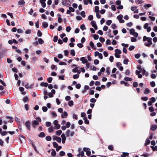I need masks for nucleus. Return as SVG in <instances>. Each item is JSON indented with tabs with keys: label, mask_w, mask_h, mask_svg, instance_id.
Returning a JSON list of instances; mask_svg holds the SVG:
<instances>
[{
	"label": "nucleus",
	"mask_w": 157,
	"mask_h": 157,
	"mask_svg": "<svg viewBox=\"0 0 157 157\" xmlns=\"http://www.w3.org/2000/svg\"><path fill=\"white\" fill-rule=\"evenodd\" d=\"M36 120L34 121L32 123V126L34 128H35L36 125L39 124V122L41 121V119L39 117H36Z\"/></svg>",
	"instance_id": "nucleus-1"
},
{
	"label": "nucleus",
	"mask_w": 157,
	"mask_h": 157,
	"mask_svg": "<svg viewBox=\"0 0 157 157\" xmlns=\"http://www.w3.org/2000/svg\"><path fill=\"white\" fill-rule=\"evenodd\" d=\"M75 134V132L73 131H71L69 130H67L66 132V134L67 137H72Z\"/></svg>",
	"instance_id": "nucleus-2"
},
{
	"label": "nucleus",
	"mask_w": 157,
	"mask_h": 157,
	"mask_svg": "<svg viewBox=\"0 0 157 157\" xmlns=\"http://www.w3.org/2000/svg\"><path fill=\"white\" fill-rule=\"evenodd\" d=\"M115 56L117 58H120V54L121 53V51L120 49H116L115 50Z\"/></svg>",
	"instance_id": "nucleus-3"
},
{
	"label": "nucleus",
	"mask_w": 157,
	"mask_h": 157,
	"mask_svg": "<svg viewBox=\"0 0 157 157\" xmlns=\"http://www.w3.org/2000/svg\"><path fill=\"white\" fill-rule=\"evenodd\" d=\"M152 38H150L148 39L147 42L144 43V45L147 47H149L152 44Z\"/></svg>",
	"instance_id": "nucleus-4"
},
{
	"label": "nucleus",
	"mask_w": 157,
	"mask_h": 157,
	"mask_svg": "<svg viewBox=\"0 0 157 157\" xmlns=\"http://www.w3.org/2000/svg\"><path fill=\"white\" fill-rule=\"evenodd\" d=\"M83 150L86 152V154L87 156H89L90 155V149L89 148H83Z\"/></svg>",
	"instance_id": "nucleus-5"
},
{
	"label": "nucleus",
	"mask_w": 157,
	"mask_h": 157,
	"mask_svg": "<svg viewBox=\"0 0 157 157\" xmlns=\"http://www.w3.org/2000/svg\"><path fill=\"white\" fill-rule=\"evenodd\" d=\"M117 19L119 20V21L121 23H123L124 22V21L122 19L123 16L121 14H120L117 16Z\"/></svg>",
	"instance_id": "nucleus-6"
},
{
	"label": "nucleus",
	"mask_w": 157,
	"mask_h": 157,
	"mask_svg": "<svg viewBox=\"0 0 157 157\" xmlns=\"http://www.w3.org/2000/svg\"><path fill=\"white\" fill-rule=\"evenodd\" d=\"M62 3L64 6L68 7L70 6V2L69 0H65L63 1Z\"/></svg>",
	"instance_id": "nucleus-7"
},
{
	"label": "nucleus",
	"mask_w": 157,
	"mask_h": 157,
	"mask_svg": "<svg viewBox=\"0 0 157 157\" xmlns=\"http://www.w3.org/2000/svg\"><path fill=\"white\" fill-rule=\"evenodd\" d=\"M61 136L62 138L61 140L62 141V143L64 144L66 139L65 134L64 133H63L61 134Z\"/></svg>",
	"instance_id": "nucleus-8"
},
{
	"label": "nucleus",
	"mask_w": 157,
	"mask_h": 157,
	"mask_svg": "<svg viewBox=\"0 0 157 157\" xmlns=\"http://www.w3.org/2000/svg\"><path fill=\"white\" fill-rule=\"evenodd\" d=\"M69 10H67V14H70L71 12H74L75 11V9L71 7H69Z\"/></svg>",
	"instance_id": "nucleus-9"
},
{
	"label": "nucleus",
	"mask_w": 157,
	"mask_h": 157,
	"mask_svg": "<svg viewBox=\"0 0 157 157\" xmlns=\"http://www.w3.org/2000/svg\"><path fill=\"white\" fill-rule=\"evenodd\" d=\"M68 113L66 111H64L61 115V117L62 118H66L67 116Z\"/></svg>",
	"instance_id": "nucleus-10"
},
{
	"label": "nucleus",
	"mask_w": 157,
	"mask_h": 157,
	"mask_svg": "<svg viewBox=\"0 0 157 157\" xmlns=\"http://www.w3.org/2000/svg\"><path fill=\"white\" fill-rule=\"evenodd\" d=\"M84 4L85 5H87L89 3L90 4H92V0H83Z\"/></svg>",
	"instance_id": "nucleus-11"
},
{
	"label": "nucleus",
	"mask_w": 157,
	"mask_h": 157,
	"mask_svg": "<svg viewBox=\"0 0 157 157\" xmlns=\"http://www.w3.org/2000/svg\"><path fill=\"white\" fill-rule=\"evenodd\" d=\"M25 125L27 127L29 130L30 129V122L29 121H26L25 123Z\"/></svg>",
	"instance_id": "nucleus-12"
},
{
	"label": "nucleus",
	"mask_w": 157,
	"mask_h": 157,
	"mask_svg": "<svg viewBox=\"0 0 157 157\" xmlns=\"http://www.w3.org/2000/svg\"><path fill=\"white\" fill-rule=\"evenodd\" d=\"M80 60L82 61L83 64L86 63L87 62V59H85L84 57H82L80 58Z\"/></svg>",
	"instance_id": "nucleus-13"
},
{
	"label": "nucleus",
	"mask_w": 157,
	"mask_h": 157,
	"mask_svg": "<svg viewBox=\"0 0 157 157\" xmlns=\"http://www.w3.org/2000/svg\"><path fill=\"white\" fill-rule=\"evenodd\" d=\"M33 84H32L31 85H29V84L28 83H27L26 85H25V87L27 89H31L33 88Z\"/></svg>",
	"instance_id": "nucleus-14"
},
{
	"label": "nucleus",
	"mask_w": 157,
	"mask_h": 157,
	"mask_svg": "<svg viewBox=\"0 0 157 157\" xmlns=\"http://www.w3.org/2000/svg\"><path fill=\"white\" fill-rule=\"evenodd\" d=\"M157 128V125L155 124H153L151 126L150 129L151 130L155 131Z\"/></svg>",
	"instance_id": "nucleus-15"
},
{
	"label": "nucleus",
	"mask_w": 157,
	"mask_h": 157,
	"mask_svg": "<svg viewBox=\"0 0 157 157\" xmlns=\"http://www.w3.org/2000/svg\"><path fill=\"white\" fill-rule=\"evenodd\" d=\"M25 3V2L24 0H20L18 2V4L20 6H23Z\"/></svg>",
	"instance_id": "nucleus-16"
},
{
	"label": "nucleus",
	"mask_w": 157,
	"mask_h": 157,
	"mask_svg": "<svg viewBox=\"0 0 157 157\" xmlns=\"http://www.w3.org/2000/svg\"><path fill=\"white\" fill-rule=\"evenodd\" d=\"M12 48L13 49H16V51L18 53H21V51L18 49H17V48L14 46H13L12 47Z\"/></svg>",
	"instance_id": "nucleus-17"
},
{
	"label": "nucleus",
	"mask_w": 157,
	"mask_h": 157,
	"mask_svg": "<svg viewBox=\"0 0 157 157\" xmlns=\"http://www.w3.org/2000/svg\"><path fill=\"white\" fill-rule=\"evenodd\" d=\"M34 150L36 152L39 153L41 152V148H34Z\"/></svg>",
	"instance_id": "nucleus-18"
},
{
	"label": "nucleus",
	"mask_w": 157,
	"mask_h": 157,
	"mask_svg": "<svg viewBox=\"0 0 157 157\" xmlns=\"http://www.w3.org/2000/svg\"><path fill=\"white\" fill-rule=\"evenodd\" d=\"M29 100V97L28 96H25L23 98V101L24 102H26Z\"/></svg>",
	"instance_id": "nucleus-19"
},
{
	"label": "nucleus",
	"mask_w": 157,
	"mask_h": 157,
	"mask_svg": "<svg viewBox=\"0 0 157 157\" xmlns=\"http://www.w3.org/2000/svg\"><path fill=\"white\" fill-rule=\"evenodd\" d=\"M84 151H81L79 154H78L77 156L78 157H83L84 155Z\"/></svg>",
	"instance_id": "nucleus-20"
},
{
	"label": "nucleus",
	"mask_w": 157,
	"mask_h": 157,
	"mask_svg": "<svg viewBox=\"0 0 157 157\" xmlns=\"http://www.w3.org/2000/svg\"><path fill=\"white\" fill-rule=\"evenodd\" d=\"M40 85L41 86L47 87L48 86V84L47 82H42L40 83Z\"/></svg>",
	"instance_id": "nucleus-21"
},
{
	"label": "nucleus",
	"mask_w": 157,
	"mask_h": 157,
	"mask_svg": "<svg viewBox=\"0 0 157 157\" xmlns=\"http://www.w3.org/2000/svg\"><path fill=\"white\" fill-rule=\"evenodd\" d=\"M48 25V24L46 22H44L42 24V27L44 28H47Z\"/></svg>",
	"instance_id": "nucleus-22"
},
{
	"label": "nucleus",
	"mask_w": 157,
	"mask_h": 157,
	"mask_svg": "<svg viewBox=\"0 0 157 157\" xmlns=\"http://www.w3.org/2000/svg\"><path fill=\"white\" fill-rule=\"evenodd\" d=\"M38 136L41 138H43L45 136V135L44 132H40L38 135Z\"/></svg>",
	"instance_id": "nucleus-23"
},
{
	"label": "nucleus",
	"mask_w": 157,
	"mask_h": 157,
	"mask_svg": "<svg viewBox=\"0 0 157 157\" xmlns=\"http://www.w3.org/2000/svg\"><path fill=\"white\" fill-rule=\"evenodd\" d=\"M135 2L137 4H139L143 3L144 1L142 0H136Z\"/></svg>",
	"instance_id": "nucleus-24"
},
{
	"label": "nucleus",
	"mask_w": 157,
	"mask_h": 157,
	"mask_svg": "<svg viewBox=\"0 0 157 157\" xmlns=\"http://www.w3.org/2000/svg\"><path fill=\"white\" fill-rule=\"evenodd\" d=\"M144 93L145 94H147L150 93L149 90L148 88H146L144 91Z\"/></svg>",
	"instance_id": "nucleus-25"
},
{
	"label": "nucleus",
	"mask_w": 157,
	"mask_h": 157,
	"mask_svg": "<svg viewBox=\"0 0 157 157\" xmlns=\"http://www.w3.org/2000/svg\"><path fill=\"white\" fill-rule=\"evenodd\" d=\"M58 16L59 17L58 20V22L59 23H61L62 21V19L61 17V15L59 14L58 15Z\"/></svg>",
	"instance_id": "nucleus-26"
},
{
	"label": "nucleus",
	"mask_w": 157,
	"mask_h": 157,
	"mask_svg": "<svg viewBox=\"0 0 157 157\" xmlns=\"http://www.w3.org/2000/svg\"><path fill=\"white\" fill-rule=\"evenodd\" d=\"M54 131V128L52 127H50L48 129V132L49 133H51Z\"/></svg>",
	"instance_id": "nucleus-27"
},
{
	"label": "nucleus",
	"mask_w": 157,
	"mask_h": 157,
	"mask_svg": "<svg viewBox=\"0 0 157 157\" xmlns=\"http://www.w3.org/2000/svg\"><path fill=\"white\" fill-rule=\"evenodd\" d=\"M62 133V131L60 130H59L57 131L56 132V134L58 136L60 135Z\"/></svg>",
	"instance_id": "nucleus-28"
},
{
	"label": "nucleus",
	"mask_w": 157,
	"mask_h": 157,
	"mask_svg": "<svg viewBox=\"0 0 157 157\" xmlns=\"http://www.w3.org/2000/svg\"><path fill=\"white\" fill-rule=\"evenodd\" d=\"M19 139L21 142L24 141L25 140V137L23 136H21L19 137Z\"/></svg>",
	"instance_id": "nucleus-29"
},
{
	"label": "nucleus",
	"mask_w": 157,
	"mask_h": 157,
	"mask_svg": "<svg viewBox=\"0 0 157 157\" xmlns=\"http://www.w3.org/2000/svg\"><path fill=\"white\" fill-rule=\"evenodd\" d=\"M95 12L96 13H99V7L98 6H96L95 7Z\"/></svg>",
	"instance_id": "nucleus-30"
},
{
	"label": "nucleus",
	"mask_w": 157,
	"mask_h": 157,
	"mask_svg": "<svg viewBox=\"0 0 157 157\" xmlns=\"http://www.w3.org/2000/svg\"><path fill=\"white\" fill-rule=\"evenodd\" d=\"M83 120H85L84 122L86 124H89V121L88 120H87V118L86 117H84L83 118Z\"/></svg>",
	"instance_id": "nucleus-31"
},
{
	"label": "nucleus",
	"mask_w": 157,
	"mask_h": 157,
	"mask_svg": "<svg viewBox=\"0 0 157 157\" xmlns=\"http://www.w3.org/2000/svg\"><path fill=\"white\" fill-rule=\"evenodd\" d=\"M90 45L91 47L92 48L94 49H96V48L94 47V44L92 41H90Z\"/></svg>",
	"instance_id": "nucleus-32"
},
{
	"label": "nucleus",
	"mask_w": 157,
	"mask_h": 157,
	"mask_svg": "<svg viewBox=\"0 0 157 157\" xmlns=\"http://www.w3.org/2000/svg\"><path fill=\"white\" fill-rule=\"evenodd\" d=\"M91 25H92L93 27H94L97 25L96 22L94 21H91Z\"/></svg>",
	"instance_id": "nucleus-33"
},
{
	"label": "nucleus",
	"mask_w": 157,
	"mask_h": 157,
	"mask_svg": "<svg viewBox=\"0 0 157 157\" xmlns=\"http://www.w3.org/2000/svg\"><path fill=\"white\" fill-rule=\"evenodd\" d=\"M120 83L121 84H124L126 86H129V84L127 82H126L124 81H121Z\"/></svg>",
	"instance_id": "nucleus-34"
},
{
	"label": "nucleus",
	"mask_w": 157,
	"mask_h": 157,
	"mask_svg": "<svg viewBox=\"0 0 157 157\" xmlns=\"http://www.w3.org/2000/svg\"><path fill=\"white\" fill-rule=\"evenodd\" d=\"M68 105L70 106H72L74 105V102L72 101H70L68 102Z\"/></svg>",
	"instance_id": "nucleus-35"
},
{
	"label": "nucleus",
	"mask_w": 157,
	"mask_h": 157,
	"mask_svg": "<svg viewBox=\"0 0 157 157\" xmlns=\"http://www.w3.org/2000/svg\"><path fill=\"white\" fill-rule=\"evenodd\" d=\"M56 140L58 143H61L62 141L61 138L59 137H56Z\"/></svg>",
	"instance_id": "nucleus-36"
},
{
	"label": "nucleus",
	"mask_w": 157,
	"mask_h": 157,
	"mask_svg": "<svg viewBox=\"0 0 157 157\" xmlns=\"http://www.w3.org/2000/svg\"><path fill=\"white\" fill-rule=\"evenodd\" d=\"M124 80L126 81H131L132 79V78L127 77H125L124 78Z\"/></svg>",
	"instance_id": "nucleus-37"
},
{
	"label": "nucleus",
	"mask_w": 157,
	"mask_h": 157,
	"mask_svg": "<svg viewBox=\"0 0 157 157\" xmlns=\"http://www.w3.org/2000/svg\"><path fill=\"white\" fill-rule=\"evenodd\" d=\"M38 43L39 44H42L44 43V41L41 38H39L38 40Z\"/></svg>",
	"instance_id": "nucleus-38"
},
{
	"label": "nucleus",
	"mask_w": 157,
	"mask_h": 157,
	"mask_svg": "<svg viewBox=\"0 0 157 157\" xmlns=\"http://www.w3.org/2000/svg\"><path fill=\"white\" fill-rule=\"evenodd\" d=\"M80 29L82 31L86 29V27L85 26V25L84 24H82L80 26Z\"/></svg>",
	"instance_id": "nucleus-39"
},
{
	"label": "nucleus",
	"mask_w": 157,
	"mask_h": 157,
	"mask_svg": "<svg viewBox=\"0 0 157 157\" xmlns=\"http://www.w3.org/2000/svg\"><path fill=\"white\" fill-rule=\"evenodd\" d=\"M70 54L73 56H74L75 55V52L74 49H72L71 51Z\"/></svg>",
	"instance_id": "nucleus-40"
},
{
	"label": "nucleus",
	"mask_w": 157,
	"mask_h": 157,
	"mask_svg": "<svg viewBox=\"0 0 157 157\" xmlns=\"http://www.w3.org/2000/svg\"><path fill=\"white\" fill-rule=\"evenodd\" d=\"M60 128V125L59 124H57L55 126V128L56 129H58Z\"/></svg>",
	"instance_id": "nucleus-41"
},
{
	"label": "nucleus",
	"mask_w": 157,
	"mask_h": 157,
	"mask_svg": "<svg viewBox=\"0 0 157 157\" xmlns=\"http://www.w3.org/2000/svg\"><path fill=\"white\" fill-rule=\"evenodd\" d=\"M128 155V153L126 152H123L122 155H121V157H126V156Z\"/></svg>",
	"instance_id": "nucleus-42"
},
{
	"label": "nucleus",
	"mask_w": 157,
	"mask_h": 157,
	"mask_svg": "<svg viewBox=\"0 0 157 157\" xmlns=\"http://www.w3.org/2000/svg\"><path fill=\"white\" fill-rule=\"evenodd\" d=\"M52 151L51 153L52 155L53 156H55L56 155V152L54 150H52Z\"/></svg>",
	"instance_id": "nucleus-43"
},
{
	"label": "nucleus",
	"mask_w": 157,
	"mask_h": 157,
	"mask_svg": "<svg viewBox=\"0 0 157 157\" xmlns=\"http://www.w3.org/2000/svg\"><path fill=\"white\" fill-rule=\"evenodd\" d=\"M151 6V5L150 4H146L144 5V7L146 8H147L150 7Z\"/></svg>",
	"instance_id": "nucleus-44"
},
{
	"label": "nucleus",
	"mask_w": 157,
	"mask_h": 157,
	"mask_svg": "<svg viewBox=\"0 0 157 157\" xmlns=\"http://www.w3.org/2000/svg\"><path fill=\"white\" fill-rule=\"evenodd\" d=\"M42 33L41 32V31L39 30H38L37 33V35L38 36L40 37L42 36Z\"/></svg>",
	"instance_id": "nucleus-45"
},
{
	"label": "nucleus",
	"mask_w": 157,
	"mask_h": 157,
	"mask_svg": "<svg viewBox=\"0 0 157 157\" xmlns=\"http://www.w3.org/2000/svg\"><path fill=\"white\" fill-rule=\"evenodd\" d=\"M51 114L52 116V117H56L57 116V114L54 112H52Z\"/></svg>",
	"instance_id": "nucleus-46"
},
{
	"label": "nucleus",
	"mask_w": 157,
	"mask_h": 157,
	"mask_svg": "<svg viewBox=\"0 0 157 157\" xmlns=\"http://www.w3.org/2000/svg\"><path fill=\"white\" fill-rule=\"evenodd\" d=\"M45 139L47 141H50L51 140L52 138L50 136H47L46 137Z\"/></svg>",
	"instance_id": "nucleus-47"
},
{
	"label": "nucleus",
	"mask_w": 157,
	"mask_h": 157,
	"mask_svg": "<svg viewBox=\"0 0 157 157\" xmlns=\"http://www.w3.org/2000/svg\"><path fill=\"white\" fill-rule=\"evenodd\" d=\"M151 37H147L146 36H144L143 37V40L144 41H147L148 40V38H150Z\"/></svg>",
	"instance_id": "nucleus-48"
},
{
	"label": "nucleus",
	"mask_w": 157,
	"mask_h": 157,
	"mask_svg": "<svg viewBox=\"0 0 157 157\" xmlns=\"http://www.w3.org/2000/svg\"><path fill=\"white\" fill-rule=\"evenodd\" d=\"M112 21L111 20H108L106 22V25H110L111 24Z\"/></svg>",
	"instance_id": "nucleus-49"
},
{
	"label": "nucleus",
	"mask_w": 157,
	"mask_h": 157,
	"mask_svg": "<svg viewBox=\"0 0 157 157\" xmlns=\"http://www.w3.org/2000/svg\"><path fill=\"white\" fill-rule=\"evenodd\" d=\"M80 14L83 17H86L85 12L84 11H82L80 13Z\"/></svg>",
	"instance_id": "nucleus-50"
},
{
	"label": "nucleus",
	"mask_w": 157,
	"mask_h": 157,
	"mask_svg": "<svg viewBox=\"0 0 157 157\" xmlns=\"http://www.w3.org/2000/svg\"><path fill=\"white\" fill-rule=\"evenodd\" d=\"M131 40L132 42H135L137 41V39L136 38L134 37H131Z\"/></svg>",
	"instance_id": "nucleus-51"
},
{
	"label": "nucleus",
	"mask_w": 157,
	"mask_h": 157,
	"mask_svg": "<svg viewBox=\"0 0 157 157\" xmlns=\"http://www.w3.org/2000/svg\"><path fill=\"white\" fill-rule=\"evenodd\" d=\"M71 29V28L70 26H67L66 28V30L67 32H69Z\"/></svg>",
	"instance_id": "nucleus-52"
},
{
	"label": "nucleus",
	"mask_w": 157,
	"mask_h": 157,
	"mask_svg": "<svg viewBox=\"0 0 157 157\" xmlns=\"http://www.w3.org/2000/svg\"><path fill=\"white\" fill-rule=\"evenodd\" d=\"M59 64L60 65H66L67 63L64 62H59Z\"/></svg>",
	"instance_id": "nucleus-53"
},
{
	"label": "nucleus",
	"mask_w": 157,
	"mask_h": 157,
	"mask_svg": "<svg viewBox=\"0 0 157 157\" xmlns=\"http://www.w3.org/2000/svg\"><path fill=\"white\" fill-rule=\"evenodd\" d=\"M135 48V47L134 46L131 45L128 48V50L129 51H132L134 50Z\"/></svg>",
	"instance_id": "nucleus-54"
},
{
	"label": "nucleus",
	"mask_w": 157,
	"mask_h": 157,
	"mask_svg": "<svg viewBox=\"0 0 157 157\" xmlns=\"http://www.w3.org/2000/svg\"><path fill=\"white\" fill-rule=\"evenodd\" d=\"M106 45H110L111 43V40L109 39H107L106 41Z\"/></svg>",
	"instance_id": "nucleus-55"
},
{
	"label": "nucleus",
	"mask_w": 157,
	"mask_h": 157,
	"mask_svg": "<svg viewBox=\"0 0 157 157\" xmlns=\"http://www.w3.org/2000/svg\"><path fill=\"white\" fill-rule=\"evenodd\" d=\"M43 111L44 112H46L47 111L48 109L46 106H43L42 108Z\"/></svg>",
	"instance_id": "nucleus-56"
},
{
	"label": "nucleus",
	"mask_w": 157,
	"mask_h": 157,
	"mask_svg": "<svg viewBox=\"0 0 157 157\" xmlns=\"http://www.w3.org/2000/svg\"><path fill=\"white\" fill-rule=\"evenodd\" d=\"M79 77V75L78 74H75L73 76V78L74 79L78 78Z\"/></svg>",
	"instance_id": "nucleus-57"
},
{
	"label": "nucleus",
	"mask_w": 157,
	"mask_h": 157,
	"mask_svg": "<svg viewBox=\"0 0 157 157\" xmlns=\"http://www.w3.org/2000/svg\"><path fill=\"white\" fill-rule=\"evenodd\" d=\"M71 125V124L70 122H67L66 124V126L67 128H69L70 127V126Z\"/></svg>",
	"instance_id": "nucleus-58"
},
{
	"label": "nucleus",
	"mask_w": 157,
	"mask_h": 157,
	"mask_svg": "<svg viewBox=\"0 0 157 157\" xmlns=\"http://www.w3.org/2000/svg\"><path fill=\"white\" fill-rule=\"evenodd\" d=\"M78 67H75L72 70V71L73 72H76L78 70Z\"/></svg>",
	"instance_id": "nucleus-59"
},
{
	"label": "nucleus",
	"mask_w": 157,
	"mask_h": 157,
	"mask_svg": "<svg viewBox=\"0 0 157 157\" xmlns=\"http://www.w3.org/2000/svg\"><path fill=\"white\" fill-rule=\"evenodd\" d=\"M135 32L134 29H130L129 31L131 35H132Z\"/></svg>",
	"instance_id": "nucleus-60"
},
{
	"label": "nucleus",
	"mask_w": 157,
	"mask_h": 157,
	"mask_svg": "<svg viewBox=\"0 0 157 157\" xmlns=\"http://www.w3.org/2000/svg\"><path fill=\"white\" fill-rule=\"evenodd\" d=\"M137 8V7L136 6H132L131 7V10L132 11H134Z\"/></svg>",
	"instance_id": "nucleus-61"
},
{
	"label": "nucleus",
	"mask_w": 157,
	"mask_h": 157,
	"mask_svg": "<svg viewBox=\"0 0 157 157\" xmlns=\"http://www.w3.org/2000/svg\"><path fill=\"white\" fill-rule=\"evenodd\" d=\"M52 80V77H49L47 79V81L49 83H51Z\"/></svg>",
	"instance_id": "nucleus-62"
},
{
	"label": "nucleus",
	"mask_w": 157,
	"mask_h": 157,
	"mask_svg": "<svg viewBox=\"0 0 157 157\" xmlns=\"http://www.w3.org/2000/svg\"><path fill=\"white\" fill-rule=\"evenodd\" d=\"M96 100L94 98H92L90 99V101L92 103H95L96 102Z\"/></svg>",
	"instance_id": "nucleus-63"
},
{
	"label": "nucleus",
	"mask_w": 157,
	"mask_h": 157,
	"mask_svg": "<svg viewBox=\"0 0 157 157\" xmlns=\"http://www.w3.org/2000/svg\"><path fill=\"white\" fill-rule=\"evenodd\" d=\"M128 59H125L124 60L123 63L124 64L127 65L128 64Z\"/></svg>",
	"instance_id": "nucleus-64"
}]
</instances>
